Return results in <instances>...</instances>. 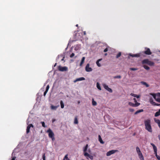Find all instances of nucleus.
<instances>
[{
  "mask_svg": "<svg viewBox=\"0 0 160 160\" xmlns=\"http://www.w3.org/2000/svg\"><path fill=\"white\" fill-rule=\"evenodd\" d=\"M144 124L145 129L149 132H152V129L151 125V121L150 119H147L144 121Z\"/></svg>",
  "mask_w": 160,
  "mask_h": 160,
  "instance_id": "f257e3e1",
  "label": "nucleus"
},
{
  "mask_svg": "<svg viewBox=\"0 0 160 160\" xmlns=\"http://www.w3.org/2000/svg\"><path fill=\"white\" fill-rule=\"evenodd\" d=\"M47 132L48 134L49 137L51 138L52 141H54L55 140L54 135L51 129L50 128H49L47 131Z\"/></svg>",
  "mask_w": 160,
  "mask_h": 160,
  "instance_id": "f03ea898",
  "label": "nucleus"
},
{
  "mask_svg": "<svg viewBox=\"0 0 160 160\" xmlns=\"http://www.w3.org/2000/svg\"><path fill=\"white\" fill-rule=\"evenodd\" d=\"M136 149L140 159L141 160H144L143 157L139 147H137Z\"/></svg>",
  "mask_w": 160,
  "mask_h": 160,
  "instance_id": "7ed1b4c3",
  "label": "nucleus"
},
{
  "mask_svg": "<svg viewBox=\"0 0 160 160\" xmlns=\"http://www.w3.org/2000/svg\"><path fill=\"white\" fill-rule=\"evenodd\" d=\"M58 70L62 72L66 71L68 70V68L66 67H62L61 66H59L58 68Z\"/></svg>",
  "mask_w": 160,
  "mask_h": 160,
  "instance_id": "20e7f679",
  "label": "nucleus"
},
{
  "mask_svg": "<svg viewBox=\"0 0 160 160\" xmlns=\"http://www.w3.org/2000/svg\"><path fill=\"white\" fill-rule=\"evenodd\" d=\"M118 151V150H112L109 151L108 152L106 153V155L107 156H110L112 154H113L115 153L116 152Z\"/></svg>",
  "mask_w": 160,
  "mask_h": 160,
  "instance_id": "39448f33",
  "label": "nucleus"
},
{
  "mask_svg": "<svg viewBox=\"0 0 160 160\" xmlns=\"http://www.w3.org/2000/svg\"><path fill=\"white\" fill-rule=\"evenodd\" d=\"M146 50L143 52V53L148 55H151L152 52L149 48H145Z\"/></svg>",
  "mask_w": 160,
  "mask_h": 160,
  "instance_id": "423d86ee",
  "label": "nucleus"
},
{
  "mask_svg": "<svg viewBox=\"0 0 160 160\" xmlns=\"http://www.w3.org/2000/svg\"><path fill=\"white\" fill-rule=\"evenodd\" d=\"M140 104V103L139 102H137L136 103H133L132 102H129L128 103L129 105L132 107H137L139 106Z\"/></svg>",
  "mask_w": 160,
  "mask_h": 160,
  "instance_id": "0eeeda50",
  "label": "nucleus"
},
{
  "mask_svg": "<svg viewBox=\"0 0 160 160\" xmlns=\"http://www.w3.org/2000/svg\"><path fill=\"white\" fill-rule=\"evenodd\" d=\"M90 64L88 63L85 67V70L87 72H91L92 70V68L89 67Z\"/></svg>",
  "mask_w": 160,
  "mask_h": 160,
  "instance_id": "6e6552de",
  "label": "nucleus"
},
{
  "mask_svg": "<svg viewBox=\"0 0 160 160\" xmlns=\"http://www.w3.org/2000/svg\"><path fill=\"white\" fill-rule=\"evenodd\" d=\"M103 87L106 90H108L109 92H112V90L110 88H109L108 85H107L105 84H104L103 85Z\"/></svg>",
  "mask_w": 160,
  "mask_h": 160,
  "instance_id": "1a4fd4ad",
  "label": "nucleus"
},
{
  "mask_svg": "<svg viewBox=\"0 0 160 160\" xmlns=\"http://www.w3.org/2000/svg\"><path fill=\"white\" fill-rule=\"evenodd\" d=\"M31 127H33V126L32 124H29L27 127L26 129V132L27 133H28L30 132V129Z\"/></svg>",
  "mask_w": 160,
  "mask_h": 160,
  "instance_id": "9d476101",
  "label": "nucleus"
},
{
  "mask_svg": "<svg viewBox=\"0 0 160 160\" xmlns=\"http://www.w3.org/2000/svg\"><path fill=\"white\" fill-rule=\"evenodd\" d=\"M84 156L86 157H88L89 158L91 159L92 160L93 159V157L92 156L90 155L87 152H85L84 154Z\"/></svg>",
  "mask_w": 160,
  "mask_h": 160,
  "instance_id": "9b49d317",
  "label": "nucleus"
},
{
  "mask_svg": "<svg viewBox=\"0 0 160 160\" xmlns=\"http://www.w3.org/2000/svg\"><path fill=\"white\" fill-rule=\"evenodd\" d=\"M85 78L83 77H81L79 78H77L73 82L74 83L76 82H77L85 80Z\"/></svg>",
  "mask_w": 160,
  "mask_h": 160,
  "instance_id": "f8f14e48",
  "label": "nucleus"
},
{
  "mask_svg": "<svg viewBox=\"0 0 160 160\" xmlns=\"http://www.w3.org/2000/svg\"><path fill=\"white\" fill-rule=\"evenodd\" d=\"M129 55L132 57H140V55L139 54H133L130 53L129 54Z\"/></svg>",
  "mask_w": 160,
  "mask_h": 160,
  "instance_id": "ddd939ff",
  "label": "nucleus"
},
{
  "mask_svg": "<svg viewBox=\"0 0 160 160\" xmlns=\"http://www.w3.org/2000/svg\"><path fill=\"white\" fill-rule=\"evenodd\" d=\"M149 61V59H144L142 62V64H148Z\"/></svg>",
  "mask_w": 160,
  "mask_h": 160,
  "instance_id": "4468645a",
  "label": "nucleus"
},
{
  "mask_svg": "<svg viewBox=\"0 0 160 160\" xmlns=\"http://www.w3.org/2000/svg\"><path fill=\"white\" fill-rule=\"evenodd\" d=\"M149 101L151 103L152 105L153 106H156V105H157V103L156 102H154L153 101V99L152 98H150L149 99Z\"/></svg>",
  "mask_w": 160,
  "mask_h": 160,
  "instance_id": "2eb2a0df",
  "label": "nucleus"
},
{
  "mask_svg": "<svg viewBox=\"0 0 160 160\" xmlns=\"http://www.w3.org/2000/svg\"><path fill=\"white\" fill-rule=\"evenodd\" d=\"M155 122L158 124V126L160 128V120L159 119H154Z\"/></svg>",
  "mask_w": 160,
  "mask_h": 160,
  "instance_id": "dca6fc26",
  "label": "nucleus"
},
{
  "mask_svg": "<svg viewBox=\"0 0 160 160\" xmlns=\"http://www.w3.org/2000/svg\"><path fill=\"white\" fill-rule=\"evenodd\" d=\"M150 144L152 146L154 152H157V148L155 145L153 143H151Z\"/></svg>",
  "mask_w": 160,
  "mask_h": 160,
  "instance_id": "f3484780",
  "label": "nucleus"
},
{
  "mask_svg": "<svg viewBox=\"0 0 160 160\" xmlns=\"http://www.w3.org/2000/svg\"><path fill=\"white\" fill-rule=\"evenodd\" d=\"M85 59V57H83L82 59L81 62L80 64V66H82L83 64L84 63V62Z\"/></svg>",
  "mask_w": 160,
  "mask_h": 160,
  "instance_id": "a211bd4d",
  "label": "nucleus"
},
{
  "mask_svg": "<svg viewBox=\"0 0 160 160\" xmlns=\"http://www.w3.org/2000/svg\"><path fill=\"white\" fill-rule=\"evenodd\" d=\"M130 95L132 96H133L134 97H136L137 98H140V96L139 95H137L136 94H134L132 93H131L130 94Z\"/></svg>",
  "mask_w": 160,
  "mask_h": 160,
  "instance_id": "6ab92c4d",
  "label": "nucleus"
},
{
  "mask_svg": "<svg viewBox=\"0 0 160 160\" xmlns=\"http://www.w3.org/2000/svg\"><path fill=\"white\" fill-rule=\"evenodd\" d=\"M59 106V105L58 106H54L52 105L51 106V108L52 110H56L57 109V108H58V107Z\"/></svg>",
  "mask_w": 160,
  "mask_h": 160,
  "instance_id": "aec40b11",
  "label": "nucleus"
},
{
  "mask_svg": "<svg viewBox=\"0 0 160 160\" xmlns=\"http://www.w3.org/2000/svg\"><path fill=\"white\" fill-rule=\"evenodd\" d=\"M98 140L100 143L102 144H103L104 143V142L102 141L101 137L100 135H99L98 136Z\"/></svg>",
  "mask_w": 160,
  "mask_h": 160,
  "instance_id": "412c9836",
  "label": "nucleus"
},
{
  "mask_svg": "<svg viewBox=\"0 0 160 160\" xmlns=\"http://www.w3.org/2000/svg\"><path fill=\"white\" fill-rule=\"evenodd\" d=\"M160 115V109L159 110V111L156 112L154 115L155 117H157Z\"/></svg>",
  "mask_w": 160,
  "mask_h": 160,
  "instance_id": "4be33fe9",
  "label": "nucleus"
},
{
  "mask_svg": "<svg viewBox=\"0 0 160 160\" xmlns=\"http://www.w3.org/2000/svg\"><path fill=\"white\" fill-rule=\"evenodd\" d=\"M102 60V59H100L98 60L96 62V64L99 67H100L101 66V64L99 63V62L100 61H101Z\"/></svg>",
  "mask_w": 160,
  "mask_h": 160,
  "instance_id": "5701e85b",
  "label": "nucleus"
},
{
  "mask_svg": "<svg viewBox=\"0 0 160 160\" xmlns=\"http://www.w3.org/2000/svg\"><path fill=\"white\" fill-rule=\"evenodd\" d=\"M148 65L151 66H153L154 65V63L153 62L149 60Z\"/></svg>",
  "mask_w": 160,
  "mask_h": 160,
  "instance_id": "b1692460",
  "label": "nucleus"
},
{
  "mask_svg": "<svg viewBox=\"0 0 160 160\" xmlns=\"http://www.w3.org/2000/svg\"><path fill=\"white\" fill-rule=\"evenodd\" d=\"M143 109H140V110H138L134 114L135 115H136V114H138V113L141 112H143Z\"/></svg>",
  "mask_w": 160,
  "mask_h": 160,
  "instance_id": "393cba45",
  "label": "nucleus"
},
{
  "mask_svg": "<svg viewBox=\"0 0 160 160\" xmlns=\"http://www.w3.org/2000/svg\"><path fill=\"white\" fill-rule=\"evenodd\" d=\"M88 147V144H87L83 149V152H84V153H85V152H87L86 151L87 150Z\"/></svg>",
  "mask_w": 160,
  "mask_h": 160,
  "instance_id": "a878e982",
  "label": "nucleus"
},
{
  "mask_svg": "<svg viewBox=\"0 0 160 160\" xmlns=\"http://www.w3.org/2000/svg\"><path fill=\"white\" fill-rule=\"evenodd\" d=\"M92 105L94 106H96L97 105V102L94 101L93 98L92 99Z\"/></svg>",
  "mask_w": 160,
  "mask_h": 160,
  "instance_id": "bb28decb",
  "label": "nucleus"
},
{
  "mask_svg": "<svg viewBox=\"0 0 160 160\" xmlns=\"http://www.w3.org/2000/svg\"><path fill=\"white\" fill-rule=\"evenodd\" d=\"M141 83L143 85H145L147 87H148L149 86V85L146 82H145L142 81L141 82Z\"/></svg>",
  "mask_w": 160,
  "mask_h": 160,
  "instance_id": "cd10ccee",
  "label": "nucleus"
},
{
  "mask_svg": "<svg viewBox=\"0 0 160 160\" xmlns=\"http://www.w3.org/2000/svg\"><path fill=\"white\" fill-rule=\"evenodd\" d=\"M74 123L75 124H77L78 123V120L77 117H76L75 118L74 120Z\"/></svg>",
  "mask_w": 160,
  "mask_h": 160,
  "instance_id": "c85d7f7f",
  "label": "nucleus"
},
{
  "mask_svg": "<svg viewBox=\"0 0 160 160\" xmlns=\"http://www.w3.org/2000/svg\"><path fill=\"white\" fill-rule=\"evenodd\" d=\"M60 105H61V107L62 108H63L64 107V104L63 103V102L62 101H60Z\"/></svg>",
  "mask_w": 160,
  "mask_h": 160,
  "instance_id": "c756f323",
  "label": "nucleus"
},
{
  "mask_svg": "<svg viewBox=\"0 0 160 160\" xmlns=\"http://www.w3.org/2000/svg\"><path fill=\"white\" fill-rule=\"evenodd\" d=\"M97 87L99 90H101L100 85L98 82L97 83Z\"/></svg>",
  "mask_w": 160,
  "mask_h": 160,
  "instance_id": "7c9ffc66",
  "label": "nucleus"
},
{
  "mask_svg": "<svg viewBox=\"0 0 160 160\" xmlns=\"http://www.w3.org/2000/svg\"><path fill=\"white\" fill-rule=\"evenodd\" d=\"M143 68L147 70H149L150 69V68L147 65H144L143 66Z\"/></svg>",
  "mask_w": 160,
  "mask_h": 160,
  "instance_id": "2f4dec72",
  "label": "nucleus"
},
{
  "mask_svg": "<svg viewBox=\"0 0 160 160\" xmlns=\"http://www.w3.org/2000/svg\"><path fill=\"white\" fill-rule=\"evenodd\" d=\"M121 55V52H119L117 55L116 58H118Z\"/></svg>",
  "mask_w": 160,
  "mask_h": 160,
  "instance_id": "473e14b6",
  "label": "nucleus"
},
{
  "mask_svg": "<svg viewBox=\"0 0 160 160\" xmlns=\"http://www.w3.org/2000/svg\"><path fill=\"white\" fill-rule=\"evenodd\" d=\"M45 155V153H43L42 155V158L43 160H46Z\"/></svg>",
  "mask_w": 160,
  "mask_h": 160,
  "instance_id": "72a5a7b5",
  "label": "nucleus"
},
{
  "mask_svg": "<svg viewBox=\"0 0 160 160\" xmlns=\"http://www.w3.org/2000/svg\"><path fill=\"white\" fill-rule=\"evenodd\" d=\"M41 123L42 124V126L44 128L46 127V126L45 125V123L44 122H41Z\"/></svg>",
  "mask_w": 160,
  "mask_h": 160,
  "instance_id": "f704fd0d",
  "label": "nucleus"
},
{
  "mask_svg": "<svg viewBox=\"0 0 160 160\" xmlns=\"http://www.w3.org/2000/svg\"><path fill=\"white\" fill-rule=\"evenodd\" d=\"M130 69L132 71H135L138 70V68H130Z\"/></svg>",
  "mask_w": 160,
  "mask_h": 160,
  "instance_id": "c9c22d12",
  "label": "nucleus"
},
{
  "mask_svg": "<svg viewBox=\"0 0 160 160\" xmlns=\"http://www.w3.org/2000/svg\"><path fill=\"white\" fill-rule=\"evenodd\" d=\"M121 76H120V75H118V76H114L113 78H121Z\"/></svg>",
  "mask_w": 160,
  "mask_h": 160,
  "instance_id": "e433bc0d",
  "label": "nucleus"
},
{
  "mask_svg": "<svg viewBox=\"0 0 160 160\" xmlns=\"http://www.w3.org/2000/svg\"><path fill=\"white\" fill-rule=\"evenodd\" d=\"M152 95L153 98H154V99L156 101V99H157V98L156 97V95L154 94H152Z\"/></svg>",
  "mask_w": 160,
  "mask_h": 160,
  "instance_id": "4c0bfd02",
  "label": "nucleus"
},
{
  "mask_svg": "<svg viewBox=\"0 0 160 160\" xmlns=\"http://www.w3.org/2000/svg\"><path fill=\"white\" fill-rule=\"evenodd\" d=\"M68 154H66L64 157V160H65V159H66L67 160H68V159H69L68 158Z\"/></svg>",
  "mask_w": 160,
  "mask_h": 160,
  "instance_id": "58836bf2",
  "label": "nucleus"
},
{
  "mask_svg": "<svg viewBox=\"0 0 160 160\" xmlns=\"http://www.w3.org/2000/svg\"><path fill=\"white\" fill-rule=\"evenodd\" d=\"M129 110L130 112H132L134 111V109L132 108H129Z\"/></svg>",
  "mask_w": 160,
  "mask_h": 160,
  "instance_id": "ea45409f",
  "label": "nucleus"
},
{
  "mask_svg": "<svg viewBox=\"0 0 160 160\" xmlns=\"http://www.w3.org/2000/svg\"><path fill=\"white\" fill-rule=\"evenodd\" d=\"M49 85H47V87H46L45 91H48V89H49Z\"/></svg>",
  "mask_w": 160,
  "mask_h": 160,
  "instance_id": "a19ab883",
  "label": "nucleus"
},
{
  "mask_svg": "<svg viewBox=\"0 0 160 160\" xmlns=\"http://www.w3.org/2000/svg\"><path fill=\"white\" fill-rule=\"evenodd\" d=\"M156 101L158 102H160V98H158L157 99H156Z\"/></svg>",
  "mask_w": 160,
  "mask_h": 160,
  "instance_id": "79ce46f5",
  "label": "nucleus"
},
{
  "mask_svg": "<svg viewBox=\"0 0 160 160\" xmlns=\"http://www.w3.org/2000/svg\"><path fill=\"white\" fill-rule=\"evenodd\" d=\"M75 55V54L74 53H72L71 55H70V57L71 58H72Z\"/></svg>",
  "mask_w": 160,
  "mask_h": 160,
  "instance_id": "37998d69",
  "label": "nucleus"
},
{
  "mask_svg": "<svg viewBox=\"0 0 160 160\" xmlns=\"http://www.w3.org/2000/svg\"><path fill=\"white\" fill-rule=\"evenodd\" d=\"M108 51V49L107 48H106L104 50V52H107Z\"/></svg>",
  "mask_w": 160,
  "mask_h": 160,
  "instance_id": "c03bdc74",
  "label": "nucleus"
},
{
  "mask_svg": "<svg viewBox=\"0 0 160 160\" xmlns=\"http://www.w3.org/2000/svg\"><path fill=\"white\" fill-rule=\"evenodd\" d=\"M156 157L158 160H160V156L158 155L157 156H156Z\"/></svg>",
  "mask_w": 160,
  "mask_h": 160,
  "instance_id": "a18cd8bd",
  "label": "nucleus"
},
{
  "mask_svg": "<svg viewBox=\"0 0 160 160\" xmlns=\"http://www.w3.org/2000/svg\"><path fill=\"white\" fill-rule=\"evenodd\" d=\"M47 92H48V91H45L44 92V94H43V95H44V96H45L46 95V93H47Z\"/></svg>",
  "mask_w": 160,
  "mask_h": 160,
  "instance_id": "49530a36",
  "label": "nucleus"
},
{
  "mask_svg": "<svg viewBox=\"0 0 160 160\" xmlns=\"http://www.w3.org/2000/svg\"><path fill=\"white\" fill-rule=\"evenodd\" d=\"M133 100H134V102L135 103H136L137 102H137V101L135 98H133Z\"/></svg>",
  "mask_w": 160,
  "mask_h": 160,
  "instance_id": "de8ad7c7",
  "label": "nucleus"
},
{
  "mask_svg": "<svg viewBox=\"0 0 160 160\" xmlns=\"http://www.w3.org/2000/svg\"><path fill=\"white\" fill-rule=\"evenodd\" d=\"M16 158V157H13L12 159L11 160H15V159Z\"/></svg>",
  "mask_w": 160,
  "mask_h": 160,
  "instance_id": "09e8293b",
  "label": "nucleus"
},
{
  "mask_svg": "<svg viewBox=\"0 0 160 160\" xmlns=\"http://www.w3.org/2000/svg\"><path fill=\"white\" fill-rule=\"evenodd\" d=\"M154 154L155 155V156L156 157L158 155H157V152H154Z\"/></svg>",
  "mask_w": 160,
  "mask_h": 160,
  "instance_id": "8fccbe9b",
  "label": "nucleus"
},
{
  "mask_svg": "<svg viewBox=\"0 0 160 160\" xmlns=\"http://www.w3.org/2000/svg\"><path fill=\"white\" fill-rule=\"evenodd\" d=\"M157 95L158 96L160 97V93H158L157 94Z\"/></svg>",
  "mask_w": 160,
  "mask_h": 160,
  "instance_id": "3c124183",
  "label": "nucleus"
},
{
  "mask_svg": "<svg viewBox=\"0 0 160 160\" xmlns=\"http://www.w3.org/2000/svg\"><path fill=\"white\" fill-rule=\"evenodd\" d=\"M64 59V57H63L61 59V61H63Z\"/></svg>",
  "mask_w": 160,
  "mask_h": 160,
  "instance_id": "603ef678",
  "label": "nucleus"
},
{
  "mask_svg": "<svg viewBox=\"0 0 160 160\" xmlns=\"http://www.w3.org/2000/svg\"><path fill=\"white\" fill-rule=\"evenodd\" d=\"M83 34H84V35H86V32L85 31H84L83 32Z\"/></svg>",
  "mask_w": 160,
  "mask_h": 160,
  "instance_id": "864d4df0",
  "label": "nucleus"
},
{
  "mask_svg": "<svg viewBox=\"0 0 160 160\" xmlns=\"http://www.w3.org/2000/svg\"><path fill=\"white\" fill-rule=\"evenodd\" d=\"M57 64V63H56L54 64V67H55L56 66Z\"/></svg>",
  "mask_w": 160,
  "mask_h": 160,
  "instance_id": "5fc2aeb1",
  "label": "nucleus"
},
{
  "mask_svg": "<svg viewBox=\"0 0 160 160\" xmlns=\"http://www.w3.org/2000/svg\"><path fill=\"white\" fill-rule=\"evenodd\" d=\"M158 137L159 140H160V135H158Z\"/></svg>",
  "mask_w": 160,
  "mask_h": 160,
  "instance_id": "6e6d98bb",
  "label": "nucleus"
},
{
  "mask_svg": "<svg viewBox=\"0 0 160 160\" xmlns=\"http://www.w3.org/2000/svg\"><path fill=\"white\" fill-rule=\"evenodd\" d=\"M157 105H156V106H160V104H158V103H157Z\"/></svg>",
  "mask_w": 160,
  "mask_h": 160,
  "instance_id": "4d7b16f0",
  "label": "nucleus"
},
{
  "mask_svg": "<svg viewBox=\"0 0 160 160\" xmlns=\"http://www.w3.org/2000/svg\"><path fill=\"white\" fill-rule=\"evenodd\" d=\"M88 152H90V149H88Z\"/></svg>",
  "mask_w": 160,
  "mask_h": 160,
  "instance_id": "13d9d810",
  "label": "nucleus"
},
{
  "mask_svg": "<svg viewBox=\"0 0 160 160\" xmlns=\"http://www.w3.org/2000/svg\"><path fill=\"white\" fill-rule=\"evenodd\" d=\"M80 101H78V104H79V103H80Z\"/></svg>",
  "mask_w": 160,
  "mask_h": 160,
  "instance_id": "bf43d9fd",
  "label": "nucleus"
},
{
  "mask_svg": "<svg viewBox=\"0 0 160 160\" xmlns=\"http://www.w3.org/2000/svg\"><path fill=\"white\" fill-rule=\"evenodd\" d=\"M76 26L77 27H78V24H77Z\"/></svg>",
  "mask_w": 160,
  "mask_h": 160,
  "instance_id": "052dcab7",
  "label": "nucleus"
},
{
  "mask_svg": "<svg viewBox=\"0 0 160 160\" xmlns=\"http://www.w3.org/2000/svg\"><path fill=\"white\" fill-rule=\"evenodd\" d=\"M58 57H62V56L60 55V56H58Z\"/></svg>",
  "mask_w": 160,
  "mask_h": 160,
  "instance_id": "680f3d73",
  "label": "nucleus"
},
{
  "mask_svg": "<svg viewBox=\"0 0 160 160\" xmlns=\"http://www.w3.org/2000/svg\"><path fill=\"white\" fill-rule=\"evenodd\" d=\"M54 121H55V120H52V122H53Z\"/></svg>",
  "mask_w": 160,
  "mask_h": 160,
  "instance_id": "e2e57ef3",
  "label": "nucleus"
},
{
  "mask_svg": "<svg viewBox=\"0 0 160 160\" xmlns=\"http://www.w3.org/2000/svg\"><path fill=\"white\" fill-rule=\"evenodd\" d=\"M107 55V53L105 54V55Z\"/></svg>",
  "mask_w": 160,
  "mask_h": 160,
  "instance_id": "0e129e2a",
  "label": "nucleus"
},
{
  "mask_svg": "<svg viewBox=\"0 0 160 160\" xmlns=\"http://www.w3.org/2000/svg\"><path fill=\"white\" fill-rule=\"evenodd\" d=\"M70 160L69 159H68V160Z\"/></svg>",
  "mask_w": 160,
  "mask_h": 160,
  "instance_id": "69168bd1",
  "label": "nucleus"
},
{
  "mask_svg": "<svg viewBox=\"0 0 160 160\" xmlns=\"http://www.w3.org/2000/svg\"><path fill=\"white\" fill-rule=\"evenodd\" d=\"M63 160H64V159H63Z\"/></svg>",
  "mask_w": 160,
  "mask_h": 160,
  "instance_id": "338daca9",
  "label": "nucleus"
}]
</instances>
